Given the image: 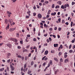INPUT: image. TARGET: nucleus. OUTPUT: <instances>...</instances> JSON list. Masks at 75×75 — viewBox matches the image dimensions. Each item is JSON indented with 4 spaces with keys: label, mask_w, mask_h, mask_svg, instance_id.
<instances>
[{
    "label": "nucleus",
    "mask_w": 75,
    "mask_h": 75,
    "mask_svg": "<svg viewBox=\"0 0 75 75\" xmlns=\"http://www.w3.org/2000/svg\"><path fill=\"white\" fill-rule=\"evenodd\" d=\"M26 67H27V64H25L24 65V69H23V68H22L21 69V71H23L24 72H25V68H26Z\"/></svg>",
    "instance_id": "1"
},
{
    "label": "nucleus",
    "mask_w": 75,
    "mask_h": 75,
    "mask_svg": "<svg viewBox=\"0 0 75 75\" xmlns=\"http://www.w3.org/2000/svg\"><path fill=\"white\" fill-rule=\"evenodd\" d=\"M10 68L11 69V71H13L14 69H15V68L13 67V65H12L11 64H10Z\"/></svg>",
    "instance_id": "2"
},
{
    "label": "nucleus",
    "mask_w": 75,
    "mask_h": 75,
    "mask_svg": "<svg viewBox=\"0 0 75 75\" xmlns=\"http://www.w3.org/2000/svg\"><path fill=\"white\" fill-rule=\"evenodd\" d=\"M6 46L9 47V48H11L12 47V45L11 44L9 43L6 44Z\"/></svg>",
    "instance_id": "3"
},
{
    "label": "nucleus",
    "mask_w": 75,
    "mask_h": 75,
    "mask_svg": "<svg viewBox=\"0 0 75 75\" xmlns=\"http://www.w3.org/2000/svg\"><path fill=\"white\" fill-rule=\"evenodd\" d=\"M11 40H12V41H13L14 42H16L18 41V40H17V39L14 38H11Z\"/></svg>",
    "instance_id": "4"
},
{
    "label": "nucleus",
    "mask_w": 75,
    "mask_h": 75,
    "mask_svg": "<svg viewBox=\"0 0 75 75\" xmlns=\"http://www.w3.org/2000/svg\"><path fill=\"white\" fill-rule=\"evenodd\" d=\"M16 28H11L9 30V31H10L11 32H12V31H14V30H16Z\"/></svg>",
    "instance_id": "5"
},
{
    "label": "nucleus",
    "mask_w": 75,
    "mask_h": 75,
    "mask_svg": "<svg viewBox=\"0 0 75 75\" xmlns=\"http://www.w3.org/2000/svg\"><path fill=\"white\" fill-rule=\"evenodd\" d=\"M38 17L39 18H42V16L40 13H39L38 15Z\"/></svg>",
    "instance_id": "6"
},
{
    "label": "nucleus",
    "mask_w": 75,
    "mask_h": 75,
    "mask_svg": "<svg viewBox=\"0 0 75 75\" xmlns=\"http://www.w3.org/2000/svg\"><path fill=\"white\" fill-rule=\"evenodd\" d=\"M11 56V53H9L8 54V56L7 57L8 58H9Z\"/></svg>",
    "instance_id": "7"
},
{
    "label": "nucleus",
    "mask_w": 75,
    "mask_h": 75,
    "mask_svg": "<svg viewBox=\"0 0 75 75\" xmlns=\"http://www.w3.org/2000/svg\"><path fill=\"white\" fill-rule=\"evenodd\" d=\"M48 54V50H46L45 52V53H44V55H47Z\"/></svg>",
    "instance_id": "8"
},
{
    "label": "nucleus",
    "mask_w": 75,
    "mask_h": 75,
    "mask_svg": "<svg viewBox=\"0 0 75 75\" xmlns=\"http://www.w3.org/2000/svg\"><path fill=\"white\" fill-rule=\"evenodd\" d=\"M4 23L6 24H7L8 23V20L7 19H6L4 21Z\"/></svg>",
    "instance_id": "9"
},
{
    "label": "nucleus",
    "mask_w": 75,
    "mask_h": 75,
    "mask_svg": "<svg viewBox=\"0 0 75 75\" xmlns=\"http://www.w3.org/2000/svg\"><path fill=\"white\" fill-rule=\"evenodd\" d=\"M69 60L68 59H65L64 60V63H66V62H68V60Z\"/></svg>",
    "instance_id": "10"
},
{
    "label": "nucleus",
    "mask_w": 75,
    "mask_h": 75,
    "mask_svg": "<svg viewBox=\"0 0 75 75\" xmlns=\"http://www.w3.org/2000/svg\"><path fill=\"white\" fill-rule=\"evenodd\" d=\"M58 44H54V47H58Z\"/></svg>",
    "instance_id": "11"
},
{
    "label": "nucleus",
    "mask_w": 75,
    "mask_h": 75,
    "mask_svg": "<svg viewBox=\"0 0 75 75\" xmlns=\"http://www.w3.org/2000/svg\"><path fill=\"white\" fill-rule=\"evenodd\" d=\"M19 35H20V33H17L16 34V37L18 38L19 37Z\"/></svg>",
    "instance_id": "12"
},
{
    "label": "nucleus",
    "mask_w": 75,
    "mask_h": 75,
    "mask_svg": "<svg viewBox=\"0 0 75 75\" xmlns=\"http://www.w3.org/2000/svg\"><path fill=\"white\" fill-rule=\"evenodd\" d=\"M9 24H8V26L6 27V30H8V29H9Z\"/></svg>",
    "instance_id": "13"
},
{
    "label": "nucleus",
    "mask_w": 75,
    "mask_h": 75,
    "mask_svg": "<svg viewBox=\"0 0 75 75\" xmlns=\"http://www.w3.org/2000/svg\"><path fill=\"white\" fill-rule=\"evenodd\" d=\"M28 37H26V39L25 40V41L26 42H27L28 41V40H28Z\"/></svg>",
    "instance_id": "14"
},
{
    "label": "nucleus",
    "mask_w": 75,
    "mask_h": 75,
    "mask_svg": "<svg viewBox=\"0 0 75 75\" xmlns=\"http://www.w3.org/2000/svg\"><path fill=\"white\" fill-rule=\"evenodd\" d=\"M31 73V71H30L29 70H28V74H30Z\"/></svg>",
    "instance_id": "15"
},
{
    "label": "nucleus",
    "mask_w": 75,
    "mask_h": 75,
    "mask_svg": "<svg viewBox=\"0 0 75 75\" xmlns=\"http://www.w3.org/2000/svg\"><path fill=\"white\" fill-rule=\"evenodd\" d=\"M56 13L54 12V13H51V16H55V15H56Z\"/></svg>",
    "instance_id": "16"
},
{
    "label": "nucleus",
    "mask_w": 75,
    "mask_h": 75,
    "mask_svg": "<svg viewBox=\"0 0 75 75\" xmlns=\"http://www.w3.org/2000/svg\"><path fill=\"white\" fill-rule=\"evenodd\" d=\"M54 60H55V61H57V62L58 61V60L57 58H54Z\"/></svg>",
    "instance_id": "17"
},
{
    "label": "nucleus",
    "mask_w": 75,
    "mask_h": 75,
    "mask_svg": "<svg viewBox=\"0 0 75 75\" xmlns=\"http://www.w3.org/2000/svg\"><path fill=\"white\" fill-rule=\"evenodd\" d=\"M12 19H8V22H9V23H11V21H12Z\"/></svg>",
    "instance_id": "18"
},
{
    "label": "nucleus",
    "mask_w": 75,
    "mask_h": 75,
    "mask_svg": "<svg viewBox=\"0 0 75 75\" xmlns=\"http://www.w3.org/2000/svg\"><path fill=\"white\" fill-rule=\"evenodd\" d=\"M7 14H9V15H11V12H10L9 11H7Z\"/></svg>",
    "instance_id": "19"
},
{
    "label": "nucleus",
    "mask_w": 75,
    "mask_h": 75,
    "mask_svg": "<svg viewBox=\"0 0 75 75\" xmlns=\"http://www.w3.org/2000/svg\"><path fill=\"white\" fill-rule=\"evenodd\" d=\"M20 43H21V44H23V40H22L21 41H20Z\"/></svg>",
    "instance_id": "20"
},
{
    "label": "nucleus",
    "mask_w": 75,
    "mask_h": 75,
    "mask_svg": "<svg viewBox=\"0 0 75 75\" xmlns=\"http://www.w3.org/2000/svg\"><path fill=\"white\" fill-rule=\"evenodd\" d=\"M4 69V68H2L1 69H0V71H1H1H3Z\"/></svg>",
    "instance_id": "21"
},
{
    "label": "nucleus",
    "mask_w": 75,
    "mask_h": 75,
    "mask_svg": "<svg viewBox=\"0 0 75 75\" xmlns=\"http://www.w3.org/2000/svg\"><path fill=\"white\" fill-rule=\"evenodd\" d=\"M50 64H51V65H52V61L50 60Z\"/></svg>",
    "instance_id": "22"
},
{
    "label": "nucleus",
    "mask_w": 75,
    "mask_h": 75,
    "mask_svg": "<svg viewBox=\"0 0 75 75\" xmlns=\"http://www.w3.org/2000/svg\"><path fill=\"white\" fill-rule=\"evenodd\" d=\"M45 49H43V50H42V51L41 52V54H42L44 52V51H45Z\"/></svg>",
    "instance_id": "23"
},
{
    "label": "nucleus",
    "mask_w": 75,
    "mask_h": 75,
    "mask_svg": "<svg viewBox=\"0 0 75 75\" xmlns=\"http://www.w3.org/2000/svg\"><path fill=\"white\" fill-rule=\"evenodd\" d=\"M62 48H63V47H62V45H60V46L59 47V48H61V49H62Z\"/></svg>",
    "instance_id": "24"
},
{
    "label": "nucleus",
    "mask_w": 75,
    "mask_h": 75,
    "mask_svg": "<svg viewBox=\"0 0 75 75\" xmlns=\"http://www.w3.org/2000/svg\"><path fill=\"white\" fill-rule=\"evenodd\" d=\"M55 7V5L54 4H52V8H54Z\"/></svg>",
    "instance_id": "25"
},
{
    "label": "nucleus",
    "mask_w": 75,
    "mask_h": 75,
    "mask_svg": "<svg viewBox=\"0 0 75 75\" xmlns=\"http://www.w3.org/2000/svg\"><path fill=\"white\" fill-rule=\"evenodd\" d=\"M59 8V6L57 5L55 7V8Z\"/></svg>",
    "instance_id": "26"
},
{
    "label": "nucleus",
    "mask_w": 75,
    "mask_h": 75,
    "mask_svg": "<svg viewBox=\"0 0 75 75\" xmlns=\"http://www.w3.org/2000/svg\"><path fill=\"white\" fill-rule=\"evenodd\" d=\"M34 65V62L32 61L31 62V65Z\"/></svg>",
    "instance_id": "27"
},
{
    "label": "nucleus",
    "mask_w": 75,
    "mask_h": 75,
    "mask_svg": "<svg viewBox=\"0 0 75 75\" xmlns=\"http://www.w3.org/2000/svg\"><path fill=\"white\" fill-rule=\"evenodd\" d=\"M61 8H62L63 9H64L65 8L64 7V5L62 6L61 7Z\"/></svg>",
    "instance_id": "28"
},
{
    "label": "nucleus",
    "mask_w": 75,
    "mask_h": 75,
    "mask_svg": "<svg viewBox=\"0 0 75 75\" xmlns=\"http://www.w3.org/2000/svg\"><path fill=\"white\" fill-rule=\"evenodd\" d=\"M58 3H59V5H61V4H62V2H61V1H59Z\"/></svg>",
    "instance_id": "29"
},
{
    "label": "nucleus",
    "mask_w": 75,
    "mask_h": 75,
    "mask_svg": "<svg viewBox=\"0 0 75 75\" xmlns=\"http://www.w3.org/2000/svg\"><path fill=\"white\" fill-rule=\"evenodd\" d=\"M10 24H11V25L12 26L13 25H14V24H15V23L14 22H13L12 23H11Z\"/></svg>",
    "instance_id": "30"
},
{
    "label": "nucleus",
    "mask_w": 75,
    "mask_h": 75,
    "mask_svg": "<svg viewBox=\"0 0 75 75\" xmlns=\"http://www.w3.org/2000/svg\"><path fill=\"white\" fill-rule=\"evenodd\" d=\"M60 62H63V59H62V58H60Z\"/></svg>",
    "instance_id": "31"
},
{
    "label": "nucleus",
    "mask_w": 75,
    "mask_h": 75,
    "mask_svg": "<svg viewBox=\"0 0 75 75\" xmlns=\"http://www.w3.org/2000/svg\"><path fill=\"white\" fill-rule=\"evenodd\" d=\"M21 47H20V46H18V49H21Z\"/></svg>",
    "instance_id": "32"
},
{
    "label": "nucleus",
    "mask_w": 75,
    "mask_h": 75,
    "mask_svg": "<svg viewBox=\"0 0 75 75\" xmlns=\"http://www.w3.org/2000/svg\"><path fill=\"white\" fill-rule=\"evenodd\" d=\"M72 52H73V50H70L69 51V52H70V53H72Z\"/></svg>",
    "instance_id": "33"
},
{
    "label": "nucleus",
    "mask_w": 75,
    "mask_h": 75,
    "mask_svg": "<svg viewBox=\"0 0 75 75\" xmlns=\"http://www.w3.org/2000/svg\"><path fill=\"white\" fill-rule=\"evenodd\" d=\"M47 68H48V67H46V68H45V69L44 70V72H45V71H46V70H47Z\"/></svg>",
    "instance_id": "34"
},
{
    "label": "nucleus",
    "mask_w": 75,
    "mask_h": 75,
    "mask_svg": "<svg viewBox=\"0 0 75 75\" xmlns=\"http://www.w3.org/2000/svg\"><path fill=\"white\" fill-rule=\"evenodd\" d=\"M36 40H37V39H36V38H34L33 39V41H36Z\"/></svg>",
    "instance_id": "35"
},
{
    "label": "nucleus",
    "mask_w": 75,
    "mask_h": 75,
    "mask_svg": "<svg viewBox=\"0 0 75 75\" xmlns=\"http://www.w3.org/2000/svg\"><path fill=\"white\" fill-rule=\"evenodd\" d=\"M58 21H59V23H61V18H59L58 19Z\"/></svg>",
    "instance_id": "36"
},
{
    "label": "nucleus",
    "mask_w": 75,
    "mask_h": 75,
    "mask_svg": "<svg viewBox=\"0 0 75 75\" xmlns=\"http://www.w3.org/2000/svg\"><path fill=\"white\" fill-rule=\"evenodd\" d=\"M18 58H21V55H18Z\"/></svg>",
    "instance_id": "37"
},
{
    "label": "nucleus",
    "mask_w": 75,
    "mask_h": 75,
    "mask_svg": "<svg viewBox=\"0 0 75 75\" xmlns=\"http://www.w3.org/2000/svg\"><path fill=\"white\" fill-rule=\"evenodd\" d=\"M25 52H28V50L27 49H25Z\"/></svg>",
    "instance_id": "38"
},
{
    "label": "nucleus",
    "mask_w": 75,
    "mask_h": 75,
    "mask_svg": "<svg viewBox=\"0 0 75 75\" xmlns=\"http://www.w3.org/2000/svg\"><path fill=\"white\" fill-rule=\"evenodd\" d=\"M31 53L29 54V55H28V57H31Z\"/></svg>",
    "instance_id": "39"
},
{
    "label": "nucleus",
    "mask_w": 75,
    "mask_h": 75,
    "mask_svg": "<svg viewBox=\"0 0 75 75\" xmlns=\"http://www.w3.org/2000/svg\"><path fill=\"white\" fill-rule=\"evenodd\" d=\"M74 14L72 12L71 13V15L72 17H74Z\"/></svg>",
    "instance_id": "40"
},
{
    "label": "nucleus",
    "mask_w": 75,
    "mask_h": 75,
    "mask_svg": "<svg viewBox=\"0 0 75 75\" xmlns=\"http://www.w3.org/2000/svg\"><path fill=\"white\" fill-rule=\"evenodd\" d=\"M61 54H62V53L61 52H59V56H60V55H61Z\"/></svg>",
    "instance_id": "41"
},
{
    "label": "nucleus",
    "mask_w": 75,
    "mask_h": 75,
    "mask_svg": "<svg viewBox=\"0 0 75 75\" xmlns=\"http://www.w3.org/2000/svg\"><path fill=\"white\" fill-rule=\"evenodd\" d=\"M51 64V63H49L48 64V66L47 67H50V65Z\"/></svg>",
    "instance_id": "42"
},
{
    "label": "nucleus",
    "mask_w": 75,
    "mask_h": 75,
    "mask_svg": "<svg viewBox=\"0 0 75 75\" xmlns=\"http://www.w3.org/2000/svg\"><path fill=\"white\" fill-rule=\"evenodd\" d=\"M65 24H66V25H68L69 24V23L68 22H66Z\"/></svg>",
    "instance_id": "43"
},
{
    "label": "nucleus",
    "mask_w": 75,
    "mask_h": 75,
    "mask_svg": "<svg viewBox=\"0 0 75 75\" xmlns=\"http://www.w3.org/2000/svg\"><path fill=\"white\" fill-rule=\"evenodd\" d=\"M30 47V45H29L28 46H27V47H26V48L27 49H28V48H29Z\"/></svg>",
    "instance_id": "44"
},
{
    "label": "nucleus",
    "mask_w": 75,
    "mask_h": 75,
    "mask_svg": "<svg viewBox=\"0 0 75 75\" xmlns=\"http://www.w3.org/2000/svg\"><path fill=\"white\" fill-rule=\"evenodd\" d=\"M46 57V56L44 57L42 59V60H44L45 58Z\"/></svg>",
    "instance_id": "45"
},
{
    "label": "nucleus",
    "mask_w": 75,
    "mask_h": 75,
    "mask_svg": "<svg viewBox=\"0 0 75 75\" xmlns=\"http://www.w3.org/2000/svg\"><path fill=\"white\" fill-rule=\"evenodd\" d=\"M67 6L66 4L64 5V8H67Z\"/></svg>",
    "instance_id": "46"
},
{
    "label": "nucleus",
    "mask_w": 75,
    "mask_h": 75,
    "mask_svg": "<svg viewBox=\"0 0 75 75\" xmlns=\"http://www.w3.org/2000/svg\"><path fill=\"white\" fill-rule=\"evenodd\" d=\"M10 61H11L10 59H9V60H8L7 61V62L8 63H9V62H10Z\"/></svg>",
    "instance_id": "47"
},
{
    "label": "nucleus",
    "mask_w": 75,
    "mask_h": 75,
    "mask_svg": "<svg viewBox=\"0 0 75 75\" xmlns=\"http://www.w3.org/2000/svg\"><path fill=\"white\" fill-rule=\"evenodd\" d=\"M62 23H65V21L64 20H63L62 21Z\"/></svg>",
    "instance_id": "48"
},
{
    "label": "nucleus",
    "mask_w": 75,
    "mask_h": 75,
    "mask_svg": "<svg viewBox=\"0 0 75 75\" xmlns=\"http://www.w3.org/2000/svg\"><path fill=\"white\" fill-rule=\"evenodd\" d=\"M7 71L8 72L9 71V68L8 67H7Z\"/></svg>",
    "instance_id": "49"
},
{
    "label": "nucleus",
    "mask_w": 75,
    "mask_h": 75,
    "mask_svg": "<svg viewBox=\"0 0 75 75\" xmlns=\"http://www.w3.org/2000/svg\"><path fill=\"white\" fill-rule=\"evenodd\" d=\"M33 16H36V13H33Z\"/></svg>",
    "instance_id": "50"
},
{
    "label": "nucleus",
    "mask_w": 75,
    "mask_h": 75,
    "mask_svg": "<svg viewBox=\"0 0 75 75\" xmlns=\"http://www.w3.org/2000/svg\"><path fill=\"white\" fill-rule=\"evenodd\" d=\"M42 23H43V24H44V23H45V21H42Z\"/></svg>",
    "instance_id": "51"
},
{
    "label": "nucleus",
    "mask_w": 75,
    "mask_h": 75,
    "mask_svg": "<svg viewBox=\"0 0 75 75\" xmlns=\"http://www.w3.org/2000/svg\"><path fill=\"white\" fill-rule=\"evenodd\" d=\"M67 57H68V55H64V58H67Z\"/></svg>",
    "instance_id": "52"
},
{
    "label": "nucleus",
    "mask_w": 75,
    "mask_h": 75,
    "mask_svg": "<svg viewBox=\"0 0 75 75\" xmlns=\"http://www.w3.org/2000/svg\"><path fill=\"white\" fill-rule=\"evenodd\" d=\"M50 41H52V39H51V38L50 37L49 38Z\"/></svg>",
    "instance_id": "53"
},
{
    "label": "nucleus",
    "mask_w": 75,
    "mask_h": 75,
    "mask_svg": "<svg viewBox=\"0 0 75 75\" xmlns=\"http://www.w3.org/2000/svg\"><path fill=\"white\" fill-rule=\"evenodd\" d=\"M71 46H72V45L71 44L69 46V49H71Z\"/></svg>",
    "instance_id": "54"
},
{
    "label": "nucleus",
    "mask_w": 75,
    "mask_h": 75,
    "mask_svg": "<svg viewBox=\"0 0 75 75\" xmlns=\"http://www.w3.org/2000/svg\"><path fill=\"white\" fill-rule=\"evenodd\" d=\"M47 43H48L49 42H50V40H48V39H47Z\"/></svg>",
    "instance_id": "55"
},
{
    "label": "nucleus",
    "mask_w": 75,
    "mask_h": 75,
    "mask_svg": "<svg viewBox=\"0 0 75 75\" xmlns=\"http://www.w3.org/2000/svg\"><path fill=\"white\" fill-rule=\"evenodd\" d=\"M74 42H75V41L74 40H72V41H71V42L72 43H74Z\"/></svg>",
    "instance_id": "56"
},
{
    "label": "nucleus",
    "mask_w": 75,
    "mask_h": 75,
    "mask_svg": "<svg viewBox=\"0 0 75 75\" xmlns=\"http://www.w3.org/2000/svg\"><path fill=\"white\" fill-rule=\"evenodd\" d=\"M47 59H48V58L47 57H46L44 59V60L45 61H46V60H47Z\"/></svg>",
    "instance_id": "57"
},
{
    "label": "nucleus",
    "mask_w": 75,
    "mask_h": 75,
    "mask_svg": "<svg viewBox=\"0 0 75 75\" xmlns=\"http://www.w3.org/2000/svg\"><path fill=\"white\" fill-rule=\"evenodd\" d=\"M50 31H52V28H51L50 29H49Z\"/></svg>",
    "instance_id": "58"
},
{
    "label": "nucleus",
    "mask_w": 75,
    "mask_h": 75,
    "mask_svg": "<svg viewBox=\"0 0 75 75\" xmlns=\"http://www.w3.org/2000/svg\"><path fill=\"white\" fill-rule=\"evenodd\" d=\"M57 70L55 71L54 72L55 74H57Z\"/></svg>",
    "instance_id": "59"
},
{
    "label": "nucleus",
    "mask_w": 75,
    "mask_h": 75,
    "mask_svg": "<svg viewBox=\"0 0 75 75\" xmlns=\"http://www.w3.org/2000/svg\"><path fill=\"white\" fill-rule=\"evenodd\" d=\"M40 25L42 26H43V23H40Z\"/></svg>",
    "instance_id": "60"
},
{
    "label": "nucleus",
    "mask_w": 75,
    "mask_h": 75,
    "mask_svg": "<svg viewBox=\"0 0 75 75\" xmlns=\"http://www.w3.org/2000/svg\"><path fill=\"white\" fill-rule=\"evenodd\" d=\"M27 37H28V38H29V37H30V35H27Z\"/></svg>",
    "instance_id": "61"
},
{
    "label": "nucleus",
    "mask_w": 75,
    "mask_h": 75,
    "mask_svg": "<svg viewBox=\"0 0 75 75\" xmlns=\"http://www.w3.org/2000/svg\"><path fill=\"white\" fill-rule=\"evenodd\" d=\"M26 18H29V16H26Z\"/></svg>",
    "instance_id": "62"
},
{
    "label": "nucleus",
    "mask_w": 75,
    "mask_h": 75,
    "mask_svg": "<svg viewBox=\"0 0 75 75\" xmlns=\"http://www.w3.org/2000/svg\"><path fill=\"white\" fill-rule=\"evenodd\" d=\"M54 50L51 51V53H54Z\"/></svg>",
    "instance_id": "63"
},
{
    "label": "nucleus",
    "mask_w": 75,
    "mask_h": 75,
    "mask_svg": "<svg viewBox=\"0 0 75 75\" xmlns=\"http://www.w3.org/2000/svg\"><path fill=\"white\" fill-rule=\"evenodd\" d=\"M59 31H61V28H59Z\"/></svg>",
    "instance_id": "64"
}]
</instances>
